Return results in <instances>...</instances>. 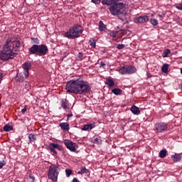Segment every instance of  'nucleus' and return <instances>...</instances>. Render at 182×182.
<instances>
[{
    "instance_id": "f257e3e1",
    "label": "nucleus",
    "mask_w": 182,
    "mask_h": 182,
    "mask_svg": "<svg viewBox=\"0 0 182 182\" xmlns=\"http://www.w3.org/2000/svg\"><path fill=\"white\" fill-rule=\"evenodd\" d=\"M21 48V41L16 36L6 40L2 50H0V59L3 62H7L14 59L18 55V50Z\"/></svg>"
},
{
    "instance_id": "f03ea898",
    "label": "nucleus",
    "mask_w": 182,
    "mask_h": 182,
    "mask_svg": "<svg viewBox=\"0 0 182 182\" xmlns=\"http://www.w3.org/2000/svg\"><path fill=\"white\" fill-rule=\"evenodd\" d=\"M89 82L80 77L75 80H70L65 85L68 93H75V95H85L90 92Z\"/></svg>"
},
{
    "instance_id": "7ed1b4c3",
    "label": "nucleus",
    "mask_w": 182,
    "mask_h": 182,
    "mask_svg": "<svg viewBox=\"0 0 182 182\" xmlns=\"http://www.w3.org/2000/svg\"><path fill=\"white\" fill-rule=\"evenodd\" d=\"M48 52H49V49L45 44H34L28 49L30 55H36L38 56H45V55L48 54Z\"/></svg>"
},
{
    "instance_id": "20e7f679",
    "label": "nucleus",
    "mask_w": 182,
    "mask_h": 182,
    "mask_svg": "<svg viewBox=\"0 0 182 182\" xmlns=\"http://www.w3.org/2000/svg\"><path fill=\"white\" fill-rule=\"evenodd\" d=\"M109 11L111 12L112 15L114 16H119L120 15H124V13L126 12V4L123 3H118L116 2L109 8Z\"/></svg>"
},
{
    "instance_id": "39448f33",
    "label": "nucleus",
    "mask_w": 182,
    "mask_h": 182,
    "mask_svg": "<svg viewBox=\"0 0 182 182\" xmlns=\"http://www.w3.org/2000/svg\"><path fill=\"white\" fill-rule=\"evenodd\" d=\"M81 33H83V29L80 25H75L72 28L65 33V38L68 39H76L79 38Z\"/></svg>"
},
{
    "instance_id": "423d86ee",
    "label": "nucleus",
    "mask_w": 182,
    "mask_h": 182,
    "mask_svg": "<svg viewBox=\"0 0 182 182\" xmlns=\"http://www.w3.org/2000/svg\"><path fill=\"white\" fill-rule=\"evenodd\" d=\"M48 178L52 181H58V176H59V171H58V166L55 164L50 165L48 169Z\"/></svg>"
},
{
    "instance_id": "0eeeda50",
    "label": "nucleus",
    "mask_w": 182,
    "mask_h": 182,
    "mask_svg": "<svg viewBox=\"0 0 182 182\" xmlns=\"http://www.w3.org/2000/svg\"><path fill=\"white\" fill-rule=\"evenodd\" d=\"M168 124L166 122H157L154 126V132L156 134H161L164 132H167Z\"/></svg>"
},
{
    "instance_id": "6e6552de",
    "label": "nucleus",
    "mask_w": 182,
    "mask_h": 182,
    "mask_svg": "<svg viewBox=\"0 0 182 182\" xmlns=\"http://www.w3.org/2000/svg\"><path fill=\"white\" fill-rule=\"evenodd\" d=\"M136 69L134 66L130 65H125L122 67H121L118 72L119 75H133L134 73H136Z\"/></svg>"
},
{
    "instance_id": "1a4fd4ad",
    "label": "nucleus",
    "mask_w": 182,
    "mask_h": 182,
    "mask_svg": "<svg viewBox=\"0 0 182 182\" xmlns=\"http://www.w3.org/2000/svg\"><path fill=\"white\" fill-rule=\"evenodd\" d=\"M64 144L65 145L67 149H68V150H70V151L75 152L77 150V149H79V146L77 145V144H76L69 139H65L64 141Z\"/></svg>"
},
{
    "instance_id": "9d476101",
    "label": "nucleus",
    "mask_w": 182,
    "mask_h": 182,
    "mask_svg": "<svg viewBox=\"0 0 182 182\" xmlns=\"http://www.w3.org/2000/svg\"><path fill=\"white\" fill-rule=\"evenodd\" d=\"M135 23H146V22H149V16H141L139 17H135L134 18Z\"/></svg>"
},
{
    "instance_id": "9b49d317",
    "label": "nucleus",
    "mask_w": 182,
    "mask_h": 182,
    "mask_svg": "<svg viewBox=\"0 0 182 182\" xmlns=\"http://www.w3.org/2000/svg\"><path fill=\"white\" fill-rule=\"evenodd\" d=\"M95 127H96L95 123L87 124L83 126L82 130L84 132H90V130H92V129H95Z\"/></svg>"
},
{
    "instance_id": "f8f14e48",
    "label": "nucleus",
    "mask_w": 182,
    "mask_h": 182,
    "mask_svg": "<svg viewBox=\"0 0 182 182\" xmlns=\"http://www.w3.org/2000/svg\"><path fill=\"white\" fill-rule=\"evenodd\" d=\"M120 0H101L102 5H113V4H116V2H119Z\"/></svg>"
},
{
    "instance_id": "ddd939ff",
    "label": "nucleus",
    "mask_w": 182,
    "mask_h": 182,
    "mask_svg": "<svg viewBox=\"0 0 182 182\" xmlns=\"http://www.w3.org/2000/svg\"><path fill=\"white\" fill-rule=\"evenodd\" d=\"M171 157L173 163H178V161L181 160V155H180V154H175L173 155H171Z\"/></svg>"
},
{
    "instance_id": "4468645a",
    "label": "nucleus",
    "mask_w": 182,
    "mask_h": 182,
    "mask_svg": "<svg viewBox=\"0 0 182 182\" xmlns=\"http://www.w3.org/2000/svg\"><path fill=\"white\" fill-rule=\"evenodd\" d=\"M131 112L133 113V114H136V116H139L140 114V109L139 107H136V105H133L131 107Z\"/></svg>"
},
{
    "instance_id": "2eb2a0df",
    "label": "nucleus",
    "mask_w": 182,
    "mask_h": 182,
    "mask_svg": "<svg viewBox=\"0 0 182 182\" xmlns=\"http://www.w3.org/2000/svg\"><path fill=\"white\" fill-rule=\"evenodd\" d=\"M60 127L64 132H69V123L68 122H62L60 124Z\"/></svg>"
},
{
    "instance_id": "dca6fc26",
    "label": "nucleus",
    "mask_w": 182,
    "mask_h": 182,
    "mask_svg": "<svg viewBox=\"0 0 182 182\" xmlns=\"http://www.w3.org/2000/svg\"><path fill=\"white\" fill-rule=\"evenodd\" d=\"M106 29H107V27L105 25V23H103L102 21H100L99 22V31L103 32V31H106Z\"/></svg>"
},
{
    "instance_id": "f3484780",
    "label": "nucleus",
    "mask_w": 182,
    "mask_h": 182,
    "mask_svg": "<svg viewBox=\"0 0 182 182\" xmlns=\"http://www.w3.org/2000/svg\"><path fill=\"white\" fill-rule=\"evenodd\" d=\"M50 146L54 149H58V150H60V151H62V150H63V146H62L59 144L51 143L50 144Z\"/></svg>"
},
{
    "instance_id": "a211bd4d",
    "label": "nucleus",
    "mask_w": 182,
    "mask_h": 182,
    "mask_svg": "<svg viewBox=\"0 0 182 182\" xmlns=\"http://www.w3.org/2000/svg\"><path fill=\"white\" fill-rule=\"evenodd\" d=\"M25 80V77L23 75H21V74H17L16 76V81L18 82V83H22Z\"/></svg>"
},
{
    "instance_id": "6ab92c4d",
    "label": "nucleus",
    "mask_w": 182,
    "mask_h": 182,
    "mask_svg": "<svg viewBox=\"0 0 182 182\" xmlns=\"http://www.w3.org/2000/svg\"><path fill=\"white\" fill-rule=\"evenodd\" d=\"M31 63H28V62H26L23 64V70H29V69H31Z\"/></svg>"
},
{
    "instance_id": "aec40b11",
    "label": "nucleus",
    "mask_w": 182,
    "mask_h": 182,
    "mask_svg": "<svg viewBox=\"0 0 182 182\" xmlns=\"http://www.w3.org/2000/svg\"><path fill=\"white\" fill-rule=\"evenodd\" d=\"M167 156V150L166 149H162L159 152V157L161 159H164Z\"/></svg>"
},
{
    "instance_id": "412c9836",
    "label": "nucleus",
    "mask_w": 182,
    "mask_h": 182,
    "mask_svg": "<svg viewBox=\"0 0 182 182\" xmlns=\"http://www.w3.org/2000/svg\"><path fill=\"white\" fill-rule=\"evenodd\" d=\"M61 107L66 110L68 109V100H61Z\"/></svg>"
},
{
    "instance_id": "4be33fe9",
    "label": "nucleus",
    "mask_w": 182,
    "mask_h": 182,
    "mask_svg": "<svg viewBox=\"0 0 182 182\" xmlns=\"http://www.w3.org/2000/svg\"><path fill=\"white\" fill-rule=\"evenodd\" d=\"M89 173V170L86 168V167H82L80 171L77 172V174H87Z\"/></svg>"
},
{
    "instance_id": "5701e85b",
    "label": "nucleus",
    "mask_w": 182,
    "mask_h": 182,
    "mask_svg": "<svg viewBox=\"0 0 182 182\" xmlns=\"http://www.w3.org/2000/svg\"><path fill=\"white\" fill-rule=\"evenodd\" d=\"M13 129H14V127L9 124H6L3 127V130L4 132H11Z\"/></svg>"
},
{
    "instance_id": "b1692460",
    "label": "nucleus",
    "mask_w": 182,
    "mask_h": 182,
    "mask_svg": "<svg viewBox=\"0 0 182 182\" xmlns=\"http://www.w3.org/2000/svg\"><path fill=\"white\" fill-rule=\"evenodd\" d=\"M112 93L114 95H116V96H119V95H122V90L119 88H114L112 90Z\"/></svg>"
},
{
    "instance_id": "393cba45",
    "label": "nucleus",
    "mask_w": 182,
    "mask_h": 182,
    "mask_svg": "<svg viewBox=\"0 0 182 182\" xmlns=\"http://www.w3.org/2000/svg\"><path fill=\"white\" fill-rule=\"evenodd\" d=\"M89 44L91 48H96V40H95V38H90L89 41Z\"/></svg>"
},
{
    "instance_id": "a878e982",
    "label": "nucleus",
    "mask_w": 182,
    "mask_h": 182,
    "mask_svg": "<svg viewBox=\"0 0 182 182\" xmlns=\"http://www.w3.org/2000/svg\"><path fill=\"white\" fill-rule=\"evenodd\" d=\"M106 84L109 86V87H112V86H114V81L112 79H107L106 80Z\"/></svg>"
},
{
    "instance_id": "bb28decb",
    "label": "nucleus",
    "mask_w": 182,
    "mask_h": 182,
    "mask_svg": "<svg viewBox=\"0 0 182 182\" xmlns=\"http://www.w3.org/2000/svg\"><path fill=\"white\" fill-rule=\"evenodd\" d=\"M92 142L94 143V144H100V143L102 142V140L100 139V136L94 138L92 140Z\"/></svg>"
},
{
    "instance_id": "cd10ccee",
    "label": "nucleus",
    "mask_w": 182,
    "mask_h": 182,
    "mask_svg": "<svg viewBox=\"0 0 182 182\" xmlns=\"http://www.w3.org/2000/svg\"><path fill=\"white\" fill-rule=\"evenodd\" d=\"M161 70L164 73H167L168 72V64H164Z\"/></svg>"
},
{
    "instance_id": "c85d7f7f",
    "label": "nucleus",
    "mask_w": 182,
    "mask_h": 182,
    "mask_svg": "<svg viewBox=\"0 0 182 182\" xmlns=\"http://www.w3.org/2000/svg\"><path fill=\"white\" fill-rule=\"evenodd\" d=\"M28 139L31 142L35 141V140H36V136H35V134H28Z\"/></svg>"
},
{
    "instance_id": "c756f323",
    "label": "nucleus",
    "mask_w": 182,
    "mask_h": 182,
    "mask_svg": "<svg viewBox=\"0 0 182 182\" xmlns=\"http://www.w3.org/2000/svg\"><path fill=\"white\" fill-rule=\"evenodd\" d=\"M150 23L151 25H153V26H157V25H159V21H157V20L155 18H151Z\"/></svg>"
},
{
    "instance_id": "7c9ffc66",
    "label": "nucleus",
    "mask_w": 182,
    "mask_h": 182,
    "mask_svg": "<svg viewBox=\"0 0 182 182\" xmlns=\"http://www.w3.org/2000/svg\"><path fill=\"white\" fill-rule=\"evenodd\" d=\"M117 33H119V31H111L109 35V36H111L112 38H116Z\"/></svg>"
},
{
    "instance_id": "2f4dec72",
    "label": "nucleus",
    "mask_w": 182,
    "mask_h": 182,
    "mask_svg": "<svg viewBox=\"0 0 182 182\" xmlns=\"http://www.w3.org/2000/svg\"><path fill=\"white\" fill-rule=\"evenodd\" d=\"M170 50H168V49H166V50H164V52H163V58H167V56H168V53H170Z\"/></svg>"
},
{
    "instance_id": "473e14b6",
    "label": "nucleus",
    "mask_w": 182,
    "mask_h": 182,
    "mask_svg": "<svg viewBox=\"0 0 182 182\" xmlns=\"http://www.w3.org/2000/svg\"><path fill=\"white\" fill-rule=\"evenodd\" d=\"M65 174L66 177H70V176L72 175V170L69 168L65 169Z\"/></svg>"
},
{
    "instance_id": "72a5a7b5",
    "label": "nucleus",
    "mask_w": 182,
    "mask_h": 182,
    "mask_svg": "<svg viewBox=\"0 0 182 182\" xmlns=\"http://www.w3.org/2000/svg\"><path fill=\"white\" fill-rule=\"evenodd\" d=\"M48 150L51 151V153H53V154H58V152L56 151V150L55 149V148L52 147L50 146V147H48Z\"/></svg>"
},
{
    "instance_id": "f704fd0d",
    "label": "nucleus",
    "mask_w": 182,
    "mask_h": 182,
    "mask_svg": "<svg viewBox=\"0 0 182 182\" xmlns=\"http://www.w3.org/2000/svg\"><path fill=\"white\" fill-rule=\"evenodd\" d=\"M117 48L119 50L124 49V48H126V45H124V44H117Z\"/></svg>"
},
{
    "instance_id": "c9c22d12",
    "label": "nucleus",
    "mask_w": 182,
    "mask_h": 182,
    "mask_svg": "<svg viewBox=\"0 0 182 182\" xmlns=\"http://www.w3.org/2000/svg\"><path fill=\"white\" fill-rule=\"evenodd\" d=\"M91 1L92 2V4H95V5H99V4L102 2V0H91Z\"/></svg>"
},
{
    "instance_id": "e433bc0d",
    "label": "nucleus",
    "mask_w": 182,
    "mask_h": 182,
    "mask_svg": "<svg viewBox=\"0 0 182 182\" xmlns=\"http://www.w3.org/2000/svg\"><path fill=\"white\" fill-rule=\"evenodd\" d=\"M31 41H33V43H37V45L39 44V39L38 38H32Z\"/></svg>"
},
{
    "instance_id": "4c0bfd02",
    "label": "nucleus",
    "mask_w": 182,
    "mask_h": 182,
    "mask_svg": "<svg viewBox=\"0 0 182 182\" xmlns=\"http://www.w3.org/2000/svg\"><path fill=\"white\" fill-rule=\"evenodd\" d=\"M24 76H25V77H28L29 70H24Z\"/></svg>"
},
{
    "instance_id": "58836bf2",
    "label": "nucleus",
    "mask_w": 182,
    "mask_h": 182,
    "mask_svg": "<svg viewBox=\"0 0 182 182\" xmlns=\"http://www.w3.org/2000/svg\"><path fill=\"white\" fill-rule=\"evenodd\" d=\"M6 164V162H5V161H0V168H2V167H4V166H5Z\"/></svg>"
},
{
    "instance_id": "ea45409f",
    "label": "nucleus",
    "mask_w": 182,
    "mask_h": 182,
    "mask_svg": "<svg viewBox=\"0 0 182 182\" xmlns=\"http://www.w3.org/2000/svg\"><path fill=\"white\" fill-rule=\"evenodd\" d=\"M176 9H178L179 11H182V4H180L176 6Z\"/></svg>"
},
{
    "instance_id": "a19ab883",
    "label": "nucleus",
    "mask_w": 182,
    "mask_h": 182,
    "mask_svg": "<svg viewBox=\"0 0 182 182\" xmlns=\"http://www.w3.org/2000/svg\"><path fill=\"white\" fill-rule=\"evenodd\" d=\"M105 66H106V64H105V63L101 62V63H100V68H103V67H105Z\"/></svg>"
},
{
    "instance_id": "79ce46f5",
    "label": "nucleus",
    "mask_w": 182,
    "mask_h": 182,
    "mask_svg": "<svg viewBox=\"0 0 182 182\" xmlns=\"http://www.w3.org/2000/svg\"><path fill=\"white\" fill-rule=\"evenodd\" d=\"M4 77V73H0V84L2 82V78Z\"/></svg>"
},
{
    "instance_id": "37998d69",
    "label": "nucleus",
    "mask_w": 182,
    "mask_h": 182,
    "mask_svg": "<svg viewBox=\"0 0 182 182\" xmlns=\"http://www.w3.org/2000/svg\"><path fill=\"white\" fill-rule=\"evenodd\" d=\"M26 110H27L26 107L23 108L21 109V113L25 114L26 112Z\"/></svg>"
},
{
    "instance_id": "c03bdc74",
    "label": "nucleus",
    "mask_w": 182,
    "mask_h": 182,
    "mask_svg": "<svg viewBox=\"0 0 182 182\" xmlns=\"http://www.w3.org/2000/svg\"><path fill=\"white\" fill-rule=\"evenodd\" d=\"M29 178H31V180H33V181H34V180H35V177H34L33 175H32V174H30V175H29Z\"/></svg>"
},
{
    "instance_id": "a18cd8bd",
    "label": "nucleus",
    "mask_w": 182,
    "mask_h": 182,
    "mask_svg": "<svg viewBox=\"0 0 182 182\" xmlns=\"http://www.w3.org/2000/svg\"><path fill=\"white\" fill-rule=\"evenodd\" d=\"M78 58H80V59H82V58H83V53H78Z\"/></svg>"
},
{
    "instance_id": "49530a36",
    "label": "nucleus",
    "mask_w": 182,
    "mask_h": 182,
    "mask_svg": "<svg viewBox=\"0 0 182 182\" xmlns=\"http://www.w3.org/2000/svg\"><path fill=\"white\" fill-rule=\"evenodd\" d=\"M73 182H79V181L77 180V178H74L73 179Z\"/></svg>"
},
{
    "instance_id": "de8ad7c7",
    "label": "nucleus",
    "mask_w": 182,
    "mask_h": 182,
    "mask_svg": "<svg viewBox=\"0 0 182 182\" xmlns=\"http://www.w3.org/2000/svg\"><path fill=\"white\" fill-rule=\"evenodd\" d=\"M181 75H182V68H181Z\"/></svg>"
},
{
    "instance_id": "09e8293b",
    "label": "nucleus",
    "mask_w": 182,
    "mask_h": 182,
    "mask_svg": "<svg viewBox=\"0 0 182 182\" xmlns=\"http://www.w3.org/2000/svg\"><path fill=\"white\" fill-rule=\"evenodd\" d=\"M148 77H150V75H148Z\"/></svg>"
},
{
    "instance_id": "8fccbe9b",
    "label": "nucleus",
    "mask_w": 182,
    "mask_h": 182,
    "mask_svg": "<svg viewBox=\"0 0 182 182\" xmlns=\"http://www.w3.org/2000/svg\"><path fill=\"white\" fill-rule=\"evenodd\" d=\"M148 77H150V75H148Z\"/></svg>"
},
{
    "instance_id": "3c124183",
    "label": "nucleus",
    "mask_w": 182,
    "mask_h": 182,
    "mask_svg": "<svg viewBox=\"0 0 182 182\" xmlns=\"http://www.w3.org/2000/svg\"><path fill=\"white\" fill-rule=\"evenodd\" d=\"M0 108H1V105H0Z\"/></svg>"
}]
</instances>
